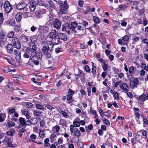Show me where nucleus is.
<instances>
[{
	"instance_id": "69168bd1",
	"label": "nucleus",
	"mask_w": 148,
	"mask_h": 148,
	"mask_svg": "<svg viewBox=\"0 0 148 148\" xmlns=\"http://www.w3.org/2000/svg\"><path fill=\"white\" fill-rule=\"evenodd\" d=\"M127 96L129 97L130 98H132L133 97V95L131 92H128V91L127 92Z\"/></svg>"
},
{
	"instance_id": "a211bd4d",
	"label": "nucleus",
	"mask_w": 148,
	"mask_h": 148,
	"mask_svg": "<svg viewBox=\"0 0 148 148\" xmlns=\"http://www.w3.org/2000/svg\"><path fill=\"white\" fill-rule=\"evenodd\" d=\"M139 99L141 101H144L148 99V94H143L139 97Z\"/></svg>"
},
{
	"instance_id": "4c0bfd02",
	"label": "nucleus",
	"mask_w": 148,
	"mask_h": 148,
	"mask_svg": "<svg viewBox=\"0 0 148 148\" xmlns=\"http://www.w3.org/2000/svg\"><path fill=\"white\" fill-rule=\"evenodd\" d=\"M122 38L123 41L126 42H129V40L130 39L128 36L125 35L123 37H122Z\"/></svg>"
},
{
	"instance_id": "423d86ee",
	"label": "nucleus",
	"mask_w": 148,
	"mask_h": 148,
	"mask_svg": "<svg viewBox=\"0 0 148 148\" xmlns=\"http://www.w3.org/2000/svg\"><path fill=\"white\" fill-rule=\"evenodd\" d=\"M12 43L14 47L18 49H20L21 47L20 42L16 37H14L12 40Z\"/></svg>"
},
{
	"instance_id": "20e7f679",
	"label": "nucleus",
	"mask_w": 148,
	"mask_h": 148,
	"mask_svg": "<svg viewBox=\"0 0 148 148\" xmlns=\"http://www.w3.org/2000/svg\"><path fill=\"white\" fill-rule=\"evenodd\" d=\"M30 42H29V47H27L25 49V51H29V49H30V47H32L33 46H35L36 47H36L35 44V42L36 41V37L35 36H31L30 38Z\"/></svg>"
},
{
	"instance_id": "6ab92c4d",
	"label": "nucleus",
	"mask_w": 148,
	"mask_h": 148,
	"mask_svg": "<svg viewBox=\"0 0 148 148\" xmlns=\"http://www.w3.org/2000/svg\"><path fill=\"white\" fill-rule=\"evenodd\" d=\"M22 14L21 13L19 12L16 15V19L17 22L20 21L21 19Z\"/></svg>"
},
{
	"instance_id": "37998d69",
	"label": "nucleus",
	"mask_w": 148,
	"mask_h": 148,
	"mask_svg": "<svg viewBox=\"0 0 148 148\" xmlns=\"http://www.w3.org/2000/svg\"><path fill=\"white\" fill-rule=\"evenodd\" d=\"M48 29L49 28L48 26L46 25L43 26L42 28L43 31L44 33L47 32L48 31Z\"/></svg>"
},
{
	"instance_id": "ddd939ff",
	"label": "nucleus",
	"mask_w": 148,
	"mask_h": 148,
	"mask_svg": "<svg viewBox=\"0 0 148 148\" xmlns=\"http://www.w3.org/2000/svg\"><path fill=\"white\" fill-rule=\"evenodd\" d=\"M58 37L60 39L63 40L64 41H66L67 39V37L65 34L63 33H58Z\"/></svg>"
},
{
	"instance_id": "5fc2aeb1",
	"label": "nucleus",
	"mask_w": 148,
	"mask_h": 148,
	"mask_svg": "<svg viewBox=\"0 0 148 148\" xmlns=\"http://www.w3.org/2000/svg\"><path fill=\"white\" fill-rule=\"evenodd\" d=\"M127 7V6L125 5H119V8L121 10H124Z\"/></svg>"
},
{
	"instance_id": "f8f14e48",
	"label": "nucleus",
	"mask_w": 148,
	"mask_h": 148,
	"mask_svg": "<svg viewBox=\"0 0 148 148\" xmlns=\"http://www.w3.org/2000/svg\"><path fill=\"white\" fill-rule=\"evenodd\" d=\"M120 88L125 93H126L129 90L128 86L127 84L123 83L120 86Z\"/></svg>"
},
{
	"instance_id": "39448f33",
	"label": "nucleus",
	"mask_w": 148,
	"mask_h": 148,
	"mask_svg": "<svg viewBox=\"0 0 148 148\" xmlns=\"http://www.w3.org/2000/svg\"><path fill=\"white\" fill-rule=\"evenodd\" d=\"M4 8L5 11L8 14L12 10L13 6L8 1H7L5 2Z\"/></svg>"
},
{
	"instance_id": "e2e57ef3",
	"label": "nucleus",
	"mask_w": 148,
	"mask_h": 148,
	"mask_svg": "<svg viewBox=\"0 0 148 148\" xmlns=\"http://www.w3.org/2000/svg\"><path fill=\"white\" fill-rule=\"evenodd\" d=\"M37 137L36 135L34 134H32L30 136V138L32 140L35 139Z\"/></svg>"
},
{
	"instance_id": "3c124183",
	"label": "nucleus",
	"mask_w": 148,
	"mask_h": 148,
	"mask_svg": "<svg viewBox=\"0 0 148 148\" xmlns=\"http://www.w3.org/2000/svg\"><path fill=\"white\" fill-rule=\"evenodd\" d=\"M33 106V104L32 103L29 102L27 103L26 104V107L28 108H31Z\"/></svg>"
},
{
	"instance_id": "f704fd0d",
	"label": "nucleus",
	"mask_w": 148,
	"mask_h": 148,
	"mask_svg": "<svg viewBox=\"0 0 148 148\" xmlns=\"http://www.w3.org/2000/svg\"><path fill=\"white\" fill-rule=\"evenodd\" d=\"M91 72L93 75V77H95V75L96 73V67H93L92 68Z\"/></svg>"
},
{
	"instance_id": "0e129e2a",
	"label": "nucleus",
	"mask_w": 148,
	"mask_h": 148,
	"mask_svg": "<svg viewBox=\"0 0 148 148\" xmlns=\"http://www.w3.org/2000/svg\"><path fill=\"white\" fill-rule=\"evenodd\" d=\"M25 126L27 125H31L32 124V122L29 120H27L25 121Z\"/></svg>"
},
{
	"instance_id": "4be33fe9",
	"label": "nucleus",
	"mask_w": 148,
	"mask_h": 148,
	"mask_svg": "<svg viewBox=\"0 0 148 148\" xmlns=\"http://www.w3.org/2000/svg\"><path fill=\"white\" fill-rule=\"evenodd\" d=\"M130 4L132 5L131 8L132 9L134 8L137 9V1H132L130 2Z\"/></svg>"
},
{
	"instance_id": "052dcab7",
	"label": "nucleus",
	"mask_w": 148,
	"mask_h": 148,
	"mask_svg": "<svg viewBox=\"0 0 148 148\" xmlns=\"http://www.w3.org/2000/svg\"><path fill=\"white\" fill-rule=\"evenodd\" d=\"M3 71L5 73H8L10 71L8 67H5L3 69Z\"/></svg>"
},
{
	"instance_id": "7c9ffc66",
	"label": "nucleus",
	"mask_w": 148,
	"mask_h": 148,
	"mask_svg": "<svg viewBox=\"0 0 148 148\" xmlns=\"http://www.w3.org/2000/svg\"><path fill=\"white\" fill-rule=\"evenodd\" d=\"M5 114L4 113H1L0 114V122H3L5 117Z\"/></svg>"
},
{
	"instance_id": "dca6fc26",
	"label": "nucleus",
	"mask_w": 148,
	"mask_h": 148,
	"mask_svg": "<svg viewBox=\"0 0 148 148\" xmlns=\"http://www.w3.org/2000/svg\"><path fill=\"white\" fill-rule=\"evenodd\" d=\"M8 141L9 139L7 138H5V139L3 141H5L7 143V145L8 146L12 147H15L16 146V144H12L11 142H8Z\"/></svg>"
},
{
	"instance_id": "9b49d317",
	"label": "nucleus",
	"mask_w": 148,
	"mask_h": 148,
	"mask_svg": "<svg viewBox=\"0 0 148 148\" xmlns=\"http://www.w3.org/2000/svg\"><path fill=\"white\" fill-rule=\"evenodd\" d=\"M61 22L57 19H56L54 21L53 25L54 27L56 29H59L61 27Z\"/></svg>"
},
{
	"instance_id": "49530a36",
	"label": "nucleus",
	"mask_w": 148,
	"mask_h": 148,
	"mask_svg": "<svg viewBox=\"0 0 148 148\" xmlns=\"http://www.w3.org/2000/svg\"><path fill=\"white\" fill-rule=\"evenodd\" d=\"M60 113L61 114H62L64 117L66 118L68 117V115L64 111H60Z\"/></svg>"
},
{
	"instance_id": "680f3d73",
	"label": "nucleus",
	"mask_w": 148,
	"mask_h": 148,
	"mask_svg": "<svg viewBox=\"0 0 148 148\" xmlns=\"http://www.w3.org/2000/svg\"><path fill=\"white\" fill-rule=\"evenodd\" d=\"M91 11V8L89 6L87 7L86 8V11L84 12V14H86L88 12Z\"/></svg>"
},
{
	"instance_id": "bb28decb",
	"label": "nucleus",
	"mask_w": 148,
	"mask_h": 148,
	"mask_svg": "<svg viewBox=\"0 0 148 148\" xmlns=\"http://www.w3.org/2000/svg\"><path fill=\"white\" fill-rule=\"evenodd\" d=\"M70 24L71 26L72 31H74L75 28L77 26V24L74 22H71Z\"/></svg>"
},
{
	"instance_id": "b1692460",
	"label": "nucleus",
	"mask_w": 148,
	"mask_h": 148,
	"mask_svg": "<svg viewBox=\"0 0 148 148\" xmlns=\"http://www.w3.org/2000/svg\"><path fill=\"white\" fill-rule=\"evenodd\" d=\"M22 112L23 114L26 116L27 119H30L31 116L29 115V113H28L27 111L23 110L22 111Z\"/></svg>"
},
{
	"instance_id": "c9c22d12",
	"label": "nucleus",
	"mask_w": 148,
	"mask_h": 148,
	"mask_svg": "<svg viewBox=\"0 0 148 148\" xmlns=\"http://www.w3.org/2000/svg\"><path fill=\"white\" fill-rule=\"evenodd\" d=\"M134 136L135 140L137 141H139L140 139L139 135L137 134H134Z\"/></svg>"
},
{
	"instance_id": "0eeeda50",
	"label": "nucleus",
	"mask_w": 148,
	"mask_h": 148,
	"mask_svg": "<svg viewBox=\"0 0 148 148\" xmlns=\"http://www.w3.org/2000/svg\"><path fill=\"white\" fill-rule=\"evenodd\" d=\"M13 53L15 55V58L16 61L18 62H21V52L19 51L18 49H15L13 51Z\"/></svg>"
},
{
	"instance_id": "09e8293b",
	"label": "nucleus",
	"mask_w": 148,
	"mask_h": 148,
	"mask_svg": "<svg viewBox=\"0 0 148 148\" xmlns=\"http://www.w3.org/2000/svg\"><path fill=\"white\" fill-rule=\"evenodd\" d=\"M134 69V68L133 66H130L129 69V72L130 74H132Z\"/></svg>"
},
{
	"instance_id": "c756f323",
	"label": "nucleus",
	"mask_w": 148,
	"mask_h": 148,
	"mask_svg": "<svg viewBox=\"0 0 148 148\" xmlns=\"http://www.w3.org/2000/svg\"><path fill=\"white\" fill-rule=\"evenodd\" d=\"M5 35V32H3V30H1L0 31V39H4Z\"/></svg>"
},
{
	"instance_id": "de8ad7c7",
	"label": "nucleus",
	"mask_w": 148,
	"mask_h": 148,
	"mask_svg": "<svg viewBox=\"0 0 148 148\" xmlns=\"http://www.w3.org/2000/svg\"><path fill=\"white\" fill-rule=\"evenodd\" d=\"M32 124L35 125L37 123V120L36 118L32 119L31 120Z\"/></svg>"
},
{
	"instance_id": "7ed1b4c3",
	"label": "nucleus",
	"mask_w": 148,
	"mask_h": 148,
	"mask_svg": "<svg viewBox=\"0 0 148 148\" xmlns=\"http://www.w3.org/2000/svg\"><path fill=\"white\" fill-rule=\"evenodd\" d=\"M30 49H29V51H26L27 52L29 53L31 52V56H30V57L29 59V60L28 61V62L27 63L29 65H30L31 66V62H32V59L33 58V57H35L36 54V47L35 46H33L32 47H30Z\"/></svg>"
},
{
	"instance_id": "603ef678",
	"label": "nucleus",
	"mask_w": 148,
	"mask_h": 148,
	"mask_svg": "<svg viewBox=\"0 0 148 148\" xmlns=\"http://www.w3.org/2000/svg\"><path fill=\"white\" fill-rule=\"evenodd\" d=\"M68 93L69 95H70L72 96L74 93V91L71 89H69L68 90Z\"/></svg>"
},
{
	"instance_id": "774afa93",
	"label": "nucleus",
	"mask_w": 148,
	"mask_h": 148,
	"mask_svg": "<svg viewBox=\"0 0 148 148\" xmlns=\"http://www.w3.org/2000/svg\"><path fill=\"white\" fill-rule=\"evenodd\" d=\"M20 29V28L18 25H16L14 29L16 32H18Z\"/></svg>"
},
{
	"instance_id": "79ce46f5",
	"label": "nucleus",
	"mask_w": 148,
	"mask_h": 148,
	"mask_svg": "<svg viewBox=\"0 0 148 148\" xmlns=\"http://www.w3.org/2000/svg\"><path fill=\"white\" fill-rule=\"evenodd\" d=\"M34 114L36 116H39L41 114V112L39 110H34L33 111Z\"/></svg>"
},
{
	"instance_id": "ea45409f",
	"label": "nucleus",
	"mask_w": 148,
	"mask_h": 148,
	"mask_svg": "<svg viewBox=\"0 0 148 148\" xmlns=\"http://www.w3.org/2000/svg\"><path fill=\"white\" fill-rule=\"evenodd\" d=\"M26 53H25L23 55V56L25 58H28L30 57V56H31V52L29 53H27L26 51Z\"/></svg>"
},
{
	"instance_id": "a18cd8bd",
	"label": "nucleus",
	"mask_w": 148,
	"mask_h": 148,
	"mask_svg": "<svg viewBox=\"0 0 148 148\" xmlns=\"http://www.w3.org/2000/svg\"><path fill=\"white\" fill-rule=\"evenodd\" d=\"M45 133L43 131H41V130H40L39 132V135L40 137L41 138H43L45 136Z\"/></svg>"
},
{
	"instance_id": "6e6d98bb",
	"label": "nucleus",
	"mask_w": 148,
	"mask_h": 148,
	"mask_svg": "<svg viewBox=\"0 0 148 148\" xmlns=\"http://www.w3.org/2000/svg\"><path fill=\"white\" fill-rule=\"evenodd\" d=\"M103 123L107 125H110V122L106 119L105 118L103 120Z\"/></svg>"
},
{
	"instance_id": "2eb2a0df",
	"label": "nucleus",
	"mask_w": 148,
	"mask_h": 148,
	"mask_svg": "<svg viewBox=\"0 0 148 148\" xmlns=\"http://www.w3.org/2000/svg\"><path fill=\"white\" fill-rule=\"evenodd\" d=\"M62 31H64V30H72L71 26L70 24H67L64 25H62Z\"/></svg>"
},
{
	"instance_id": "cd10ccee",
	"label": "nucleus",
	"mask_w": 148,
	"mask_h": 148,
	"mask_svg": "<svg viewBox=\"0 0 148 148\" xmlns=\"http://www.w3.org/2000/svg\"><path fill=\"white\" fill-rule=\"evenodd\" d=\"M8 126L9 127H10L12 126H14L15 124L14 122L12 121H8L7 122Z\"/></svg>"
},
{
	"instance_id": "c85d7f7f",
	"label": "nucleus",
	"mask_w": 148,
	"mask_h": 148,
	"mask_svg": "<svg viewBox=\"0 0 148 148\" xmlns=\"http://www.w3.org/2000/svg\"><path fill=\"white\" fill-rule=\"evenodd\" d=\"M93 20L96 24H99L100 23L99 18L96 16H93Z\"/></svg>"
},
{
	"instance_id": "5701e85b",
	"label": "nucleus",
	"mask_w": 148,
	"mask_h": 148,
	"mask_svg": "<svg viewBox=\"0 0 148 148\" xmlns=\"http://www.w3.org/2000/svg\"><path fill=\"white\" fill-rule=\"evenodd\" d=\"M72 97L70 95H67L66 96L67 100V103L69 104L71 103L73 101V100H72Z\"/></svg>"
},
{
	"instance_id": "6e6552de",
	"label": "nucleus",
	"mask_w": 148,
	"mask_h": 148,
	"mask_svg": "<svg viewBox=\"0 0 148 148\" xmlns=\"http://www.w3.org/2000/svg\"><path fill=\"white\" fill-rule=\"evenodd\" d=\"M27 4L24 2H23L18 4L16 7V8L19 10H24L26 11L27 10V8L26 7Z\"/></svg>"
},
{
	"instance_id": "f03ea898",
	"label": "nucleus",
	"mask_w": 148,
	"mask_h": 148,
	"mask_svg": "<svg viewBox=\"0 0 148 148\" xmlns=\"http://www.w3.org/2000/svg\"><path fill=\"white\" fill-rule=\"evenodd\" d=\"M51 48V49H50L49 46L47 44H44L42 45V51L47 58H49L51 56V54L49 50L50 51H51L53 50V48L52 47Z\"/></svg>"
},
{
	"instance_id": "aec40b11",
	"label": "nucleus",
	"mask_w": 148,
	"mask_h": 148,
	"mask_svg": "<svg viewBox=\"0 0 148 148\" xmlns=\"http://www.w3.org/2000/svg\"><path fill=\"white\" fill-rule=\"evenodd\" d=\"M20 40L22 43L26 42L28 40V38L26 36L23 35L20 37Z\"/></svg>"
},
{
	"instance_id": "864d4df0",
	"label": "nucleus",
	"mask_w": 148,
	"mask_h": 148,
	"mask_svg": "<svg viewBox=\"0 0 148 148\" xmlns=\"http://www.w3.org/2000/svg\"><path fill=\"white\" fill-rule=\"evenodd\" d=\"M84 70L87 72H89L90 71V69L89 66L86 65L84 68Z\"/></svg>"
},
{
	"instance_id": "4d7b16f0",
	"label": "nucleus",
	"mask_w": 148,
	"mask_h": 148,
	"mask_svg": "<svg viewBox=\"0 0 148 148\" xmlns=\"http://www.w3.org/2000/svg\"><path fill=\"white\" fill-rule=\"evenodd\" d=\"M77 29L78 30H82L86 29L85 27H82V26L78 25L77 26Z\"/></svg>"
},
{
	"instance_id": "bf43d9fd",
	"label": "nucleus",
	"mask_w": 148,
	"mask_h": 148,
	"mask_svg": "<svg viewBox=\"0 0 148 148\" xmlns=\"http://www.w3.org/2000/svg\"><path fill=\"white\" fill-rule=\"evenodd\" d=\"M73 124L75 127H78L80 126V123L78 121H74Z\"/></svg>"
},
{
	"instance_id": "4468645a",
	"label": "nucleus",
	"mask_w": 148,
	"mask_h": 148,
	"mask_svg": "<svg viewBox=\"0 0 148 148\" xmlns=\"http://www.w3.org/2000/svg\"><path fill=\"white\" fill-rule=\"evenodd\" d=\"M131 86L132 87H136L138 84V81L136 79H134L133 81H131L130 82Z\"/></svg>"
},
{
	"instance_id": "a19ab883",
	"label": "nucleus",
	"mask_w": 148,
	"mask_h": 148,
	"mask_svg": "<svg viewBox=\"0 0 148 148\" xmlns=\"http://www.w3.org/2000/svg\"><path fill=\"white\" fill-rule=\"evenodd\" d=\"M14 34L13 31H11L8 33V37L11 38H12L14 36Z\"/></svg>"
},
{
	"instance_id": "e433bc0d",
	"label": "nucleus",
	"mask_w": 148,
	"mask_h": 148,
	"mask_svg": "<svg viewBox=\"0 0 148 148\" xmlns=\"http://www.w3.org/2000/svg\"><path fill=\"white\" fill-rule=\"evenodd\" d=\"M13 85L11 83H9L6 86V88L10 91H12L13 89Z\"/></svg>"
},
{
	"instance_id": "8fccbe9b",
	"label": "nucleus",
	"mask_w": 148,
	"mask_h": 148,
	"mask_svg": "<svg viewBox=\"0 0 148 148\" xmlns=\"http://www.w3.org/2000/svg\"><path fill=\"white\" fill-rule=\"evenodd\" d=\"M7 44V42L5 41L2 40L0 41V45L2 47H4Z\"/></svg>"
},
{
	"instance_id": "338daca9",
	"label": "nucleus",
	"mask_w": 148,
	"mask_h": 148,
	"mask_svg": "<svg viewBox=\"0 0 148 148\" xmlns=\"http://www.w3.org/2000/svg\"><path fill=\"white\" fill-rule=\"evenodd\" d=\"M32 4L34 5H37L38 3V0H32Z\"/></svg>"
},
{
	"instance_id": "72a5a7b5",
	"label": "nucleus",
	"mask_w": 148,
	"mask_h": 148,
	"mask_svg": "<svg viewBox=\"0 0 148 148\" xmlns=\"http://www.w3.org/2000/svg\"><path fill=\"white\" fill-rule=\"evenodd\" d=\"M74 135L76 136L77 137H79L81 136V134L80 131L77 129H76L75 130L74 132Z\"/></svg>"
},
{
	"instance_id": "13d9d810",
	"label": "nucleus",
	"mask_w": 148,
	"mask_h": 148,
	"mask_svg": "<svg viewBox=\"0 0 148 148\" xmlns=\"http://www.w3.org/2000/svg\"><path fill=\"white\" fill-rule=\"evenodd\" d=\"M35 106L36 108L38 109L41 110L42 108V106L39 104H36Z\"/></svg>"
},
{
	"instance_id": "9d476101",
	"label": "nucleus",
	"mask_w": 148,
	"mask_h": 148,
	"mask_svg": "<svg viewBox=\"0 0 148 148\" xmlns=\"http://www.w3.org/2000/svg\"><path fill=\"white\" fill-rule=\"evenodd\" d=\"M58 33L56 30L54 29L53 31L50 32L48 35V36L49 38L53 39L54 38L58 36Z\"/></svg>"
},
{
	"instance_id": "f3484780",
	"label": "nucleus",
	"mask_w": 148,
	"mask_h": 148,
	"mask_svg": "<svg viewBox=\"0 0 148 148\" xmlns=\"http://www.w3.org/2000/svg\"><path fill=\"white\" fill-rule=\"evenodd\" d=\"M13 49V46L11 44H9L7 47V51L9 53H11L12 52Z\"/></svg>"
},
{
	"instance_id": "2f4dec72",
	"label": "nucleus",
	"mask_w": 148,
	"mask_h": 148,
	"mask_svg": "<svg viewBox=\"0 0 148 148\" xmlns=\"http://www.w3.org/2000/svg\"><path fill=\"white\" fill-rule=\"evenodd\" d=\"M60 129V127L58 125H56L53 127V130L56 132H58Z\"/></svg>"
},
{
	"instance_id": "f257e3e1",
	"label": "nucleus",
	"mask_w": 148,
	"mask_h": 148,
	"mask_svg": "<svg viewBox=\"0 0 148 148\" xmlns=\"http://www.w3.org/2000/svg\"><path fill=\"white\" fill-rule=\"evenodd\" d=\"M60 10L59 13L61 14H65L66 13V10L68 7V5L67 4V1H65L63 3L62 1H60L59 3Z\"/></svg>"
},
{
	"instance_id": "a878e982",
	"label": "nucleus",
	"mask_w": 148,
	"mask_h": 148,
	"mask_svg": "<svg viewBox=\"0 0 148 148\" xmlns=\"http://www.w3.org/2000/svg\"><path fill=\"white\" fill-rule=\"evenodd\" d=\"M36 17L38 18L42 17L43 13L40 11H38L35 13Z\"/></svg>"
},
{
	"instance_id": "393cba45",
	"label": "nucleus",
	"mask_w": 148,
	"mask_h": 148,
	"mask_svg": "<svg viewBox=\"0 0 148 148\" xmlns=\"http://www.w3.org/2000/svg\"><path fill=\"white\" fill-rule=\"evenodd\" d=\"M108 66V62L106 61L103 63L102 67L103 68V70L105 71H107Z\"/></svg>"
},
{
	"instance_id": "1a4fd4ad",
	"label": "nucleus",
	"mask_w": 148,
	"mask_h": 148,
	"mask_svg": "<svg viewBox=\"0 0 148 148\" xmlns=\"http://www.w3.org/2000/svg\"><path fill=\"white\" fill-rule=\"evenodd\" d=\"M51 42L52 43V44L50 45L52 47V48H53L54 45H57L60 43V41L59 38L56 37L53 38L51 39Z\"/></svg>"
},
{
	"instance_id": "58836bf2",
	"label": "nucleus",
	"mask_w": 148,
	"mask_h": 148,
	"mask_svg": "<svg viewBox=\"0 0 148 148\" xmlns=\"http://www.w3.org/2000/svg\"><path fill=\"white\" fill-rule=\"evenodd\" d=\"M57 136L55 134H52L50 136V138L51 141H52L53 142L55 141L56 139Z\"/></svg>"
},
{
	"instance_id": "473e14b6",
	"label": "nucleus",
	"mask_w": 148,
	"mask_h": 148,
	"mask_svg": "<svg viewBox=\"0 0 148 148\" xmlns=\"http://www.w3.org/2000/svg\"><path fill=\"white\" fill-rule=\"evenodd\" d=\"M59 124L63 126L66 127V121H65L64 120L61 119L60 120Z\"/></svg>"
},
{
	"instance_id": "c03bdc74",
	"label": "nucleus",
	"mask_w": 148,
	"mask_h": 148,
	"mask_svg": "<svg viewBox=\"0 0 148 148\" xmlns=\"http://www.w3.org/2000/svg\"><path fill=\"white\" fill-rule=\"evenodd\" d=\"M36 5L32 4L29 6V9L31 12H33L35 9Z\"/></svg>"
},
{
	"instance_id": "412c9836",
	"label": "nucleus",
	"mask_w": 148,
	"mask_h": 148,
	"mask_svg": "<svg viewBox=\"0 0 148 148\" xmlns=\"http://www.w3.org/2000/svg\"><path fill=\"white\" fill-rule=\"evenodd\" d=\"M19 121L21 125L23 126H25V120L23 117H20L19 119Z\"/></svg>"
}]
</instances>
